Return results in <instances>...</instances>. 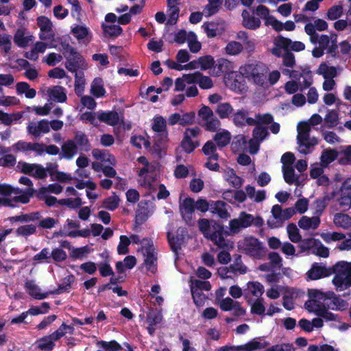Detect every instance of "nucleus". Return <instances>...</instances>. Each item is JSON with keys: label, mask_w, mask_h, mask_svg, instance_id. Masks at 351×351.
<instances>
[{"label": "nucleus", "mask_w": 351, "mask_h": 351, "mask_svg": "<svg viewBox=\"0 0 351 351\" xmlns=\"http://www.w3.org/2000/svg\"><path fill=\"white\" fill-rule=\"evenodd\" d=\"M244 77L258 85H263L267 78V68L263 64H246L239 69V73H230L224 76L226 86L234 92L245 90Z\"/></svg>", "instance_id": "obj_1"}, {"label": "nucleus", "mask_w": 351, "mask_h": 351, "mask_svg": "<svg viewBox=\"0 0 351 351\" xmlns=\"http://www.w3.org/2000/svg\"><path fill=\"white\" fill-rule=\"evenodd\" d=\"M47 47L57 48L66 60L65 63L66 68L71 72H76L77 69H86L87 63L82 56L72 47L69 42V38L62 36L59 38V45L51 44L47 45L43 42H37L34 46V49L38 53H43Z\"/></svg>", "instance_id": "obj_2"}, {"label": "nucleus", "mask_w": 351, "mask_h": 351, "mask_svg": "<svg viewBox=\"0 0 351 351\" xmlns=\"http://www.w3.org/2000/svg\"><path fill=\"white\" fill-rule=\"evenodd\" d=\"M196 83L202 89H210L213 87V82L210 77L203 75L200 72H195L184 74L177 78L175 81L174 90L182 92L186 89L187 97H195L199 94Z\"/></svg>", "instance_id": "obj_3"}, {"label": "nucleus", "mask_w": 351, "mask_h": 351, "mask_svg": "<svg viewBox=\"0 0 351 351\" xmlns=\"http://www.w3.org/2000/svg\"><path fill=\"white\" fill-rule=\"evenodd\" d=\"M198 225L200 231L204 237L210 239L219 247L226 250H230L234 247L233 243L224 238L223 228L220 224L214 223L211 226L209 220L202 219L199 220Z\"/></svg>", "instance_id": "obj_4"}, {"label": "nucleus", "mask_w": 351, "mask_h": 351, "mask_svg": "<svg viewBox=\"0 0 351 351\" xmlns=\"http://www.w3.org/2000/svg\"><path fill=\"white\" fill-rule=\"evenodd\" d=\"M32 195V189L21 191L6 184H0V205L14 206L13 202L26 204Z\"/></svg>", "instance_id": "obj_5"}, {"label": "nucleus", "mask_w": 351, "mask_h": 351, "mask_svg": "<svg viewBox=\"0 0 351 351\" xmlns=\"http://www.w3.org/2000/svg\"><path fill=\"white\" fill-rule=\"evenodd\" d=\"M137 161L143 165L138 173V184L145 190H149L150 192L154 191L157 186V180L154 176L156 165L149 162L144 156L138 157Z\"/></svg>", "instance_id": "obj_6"}, {"label": "nucleus", "mask_w": 351, "mask_h": 351, "mask_svg": "<svg viewBox=\"0 0 351 351\" xmlns=\"http://www.w3.org/2000/svg\"><path fill=\"white\" fill-rule=\"evenodd\" d=\"M298 150L300 153L307 155L313 152L318 144L317 139L310 136L311 128L307 123H300L297 127Z\"/></svg>", "instance_id": "obj_7"}, {"label": "nucleus", "mask_w": 351, "mask_h": 351, "mask_svg": "<svg viewBox=\"0 0 351 351\" xmlns=\"http://www.w3.org/2000/svg\"><path fill=\"white\" fill-rule=\"evenodd\" d=\"M332 284L337 291L351 287V262L341 261L335 265Z\"/></svg>", "instance_id": "obj_8"}, {"label": "nucleus", "mask_w": 351, "mask_h": 351, "mask_svg": "<svg viewBox=\"0 0 351 351\" xmlns=\"http://www.w3.org/2000/svg\"><path fill=\"white\" fill-rule=\"evenodd\" d=\"M143 247H139L137 251L143 258V266L146 271L151 274L157 271L158 257L157 252L151 239H146L143 241Z\"/></svg>", "instance_id": "obj_9"}, {"label": "nucleus", "mask_w": 351, "mask_h": 351, "mask_svg": "<svg viewBox=\"0 0 351 351\" xmlns=\"http://www.w3.org/2000/svg\"><path fill=\"white\" fill-rule=\"evenodd\" d=\"M308 298L304 304V308L308 312L319 316L327 306L326 303L322 302L326 299L327 294L317 289H311L308 291Z\"/></svg>", "instance_id": "obj_10"}, {"label": "nucleus", "mask_w": 351, "mask_h": 351, "mask_svg": "<svg viewBox=\"0 0 351 351\" xmlns=\"http://www.w3.org/2000/svg\"><path fill=\"white\" fill-rule=\"evenodd\" d=\"M239 248L254 258H261L265 255L266 249L257 239L250 237L239 243Z\"/></svg>", "instance_id": "obj_11"}, {"label": "nucleus", "mask_w": 351, "mask_h": 351, "mask_svg": "<svg viewBox=\"0 0 351 351\" xmlns=\"http://www.w3.org/2000/svg\"><path fill=\"white\" fill-rule=\"evenodd\" d=\"M271 217L267 220L268 226L271 228H276L295 215V210L293 208L282 209L278 205H274L271 208Z\"/></svg>", "instance_id": "obj_12"}, {"label": "nucleus", "mask_w": 351, "mask_h": 351, "mask_svg": "<svg viewBox=\"0 0 351 351\" xmlns=\"http://www.w3.org/2000/svg\"><path fill=\"white\" fill-rule=\"evenodd\" d=\"M191 291L193 302L197 306H202L206 300V296L202 292V290L209 291L211 285L208 281H202L191 278Z\"/></svg>", "instance_id": "obj_13"}, {"label": "nucleus", "mask_w": 351, "mask_h": 351, "mask_svg": "<svg viewBox=\"0 0 351 351\" xmlns=\"http://www.w3.org/2000/svg\"><path fill=\"white\" fill-rule=\"evenodd\" d=\"M255 219L261 220L260 217L255 218L252 215L242 211L237 218L229 221V228L231 234H237L241 230L250 227Z\"/></svg>", "instance_id": "obj_14"}, {"label": "nucleus", "mask_w": 351, "mask_h": 351, "mask_svg": "<svg viewBox=\"0 0 351 351\" xmlns=\"http://www.w3.org/2000/svg\"><path fill=\"white\" fill-rule=\"evenodd\" d=\"M36 21L40 29L39 38L42 40H53L55 33L51 21L45 16H40L37 18Z\"/></svg>", "instance_id": "obj_15"}, {"label": "nucleus", "mask_w": 351, "mask_h": 351, "mask_svg": "<svg viewBox=\"0 0 351 351\" xmlns=\"http://www.w3.org/2000/svg\"><path fill=\"white\" fill-rule=\"evenodd\" d=\"M199 132L200 130L197 127L186 129L183 140L181 143V146L186 152H192L199 145L197 141L193 138L197 137Z\"/></svg>", "instance_id": "obj_16"}, {"label": "nucleus", "mask_w": 351, "mask_h": 351, "mask_svg": "<svg viewBox=\"0 0 351 351\" xmlns=\"http://www.w3.org/2000/svg\"><path fill=\"white\" fill-rule=\"evenodd\" d=\"M71 32L79 43L88 45L93 40V33L85 24L74 25L71 27Z\"/></svg>", "instance_id": "obj_17"}, {"label": "nucleus", "mask_w": 351, "mask_h": 351, "mask_svg": "<svg viewBox=\"0 0 351 351\" xmlns=\"http://www.w3.org/2000/svg\"><path fill=\"white\" fill-rule=\"evenodd\" d=\"M40 93L48 97L49 100L62 103L66 100L65 89L62 86H54L52 87L45 86L41 88Z\"/></svg>", "instance_id": "obj_18"}, {"label": "nucleus", "mask_w": 351, "mask_h": 351, "mask_svg": "<svg viewBox=\"0 0 351 351\" xmlns=\"http://www.w3.org/2000/svg\"><path fill=\"white\" fill-rule=\"evenodd\" d=\"M261 141L257 140L253 136L252 139L247 143L246 138L243 135H239L237 137L236 141L232 143L233 149H236L237 143L239 145V147L237 148L238 151H244L248 149L250 153L256 154L259 149V143Z\"/></svg>", "instance_id": "obj_19"}, {"label": "nucleus", "mask_w": 351, "mask_h": 351, "mask_svg": "<svg viewBox=\"0 0 351 351\" xmlns=\"http://www.w3.org/2000/svg\"><path fill=\"white\" fill-rule=\"evenodd\" d=\"M27 132L34 137H40L49 132V121L47 119L33 121L28 123Z\"/></svg>", "instance_id": "obj_20"}, {"label": "nucleus", "mask_w": 351, "mask_h": 351, "mask_svg": "<svg viewBox=\"0 0 351 351\" xmlns=\"http://www.w3.org/2000/svg\"><path fill=\"white\" fill-rule=\"evenodd\" d=\"M98 120L111 126L119 125L123 122V117L121 114L116 111H98Z\"/></svg>", "instance_id": "obj_21"}, {"label": "nucleus", "mask_w": 351, "mask_h": 351, "mask_svg": "<svg viewBox=\"0 0 351 351\" xmlns=\"http://www.w3.org/2000/svg\"><path fill=\"white\" fill-rule=\"evenodd\" d=\"M19 167L23 173L33 177L40 179L47 177L46 169L40 165L19 162Z\"/></svg>", "instance_id": "obj_22"}, {"label": "nucleus", "mask_w": 351, "mask_h": 351, "mask_svg": "<svg viewBox=\"0 0 351 351\" xmlns=\"http://www.w3.org/2000/svg\"><path fill=\"white\" fill-rule=\"evenodd\" d=\"M326 294V298L328 299V302H326L328 308L332 311H343L348 308V302L339 296L335 295L333 292H329Z\"/></svg>", "instance_id": "obj_23"}, {"label": "nucleus", "mask_w": 351, "mask_h": 351, "mask_svg": "<svg viewBox=\"0 0 351 351\" xmlns=\"http://www.w3.org/2000/svg\"><path fill=\"white\" fill-rule=\"evenodd\" d=\"M162 321V313L158 309H150L147 315V330L150 335H153L156 331V326Z\"/></svg>", "instance_id": "obj_24"}, {"label": "nucleus", "mask_w": 351, "mask_h": 351, "mask_svg": "<svg viewBox=\"0 0 351 351\" xmlns=\"http://www.w3.org/2000/svg\"><path fill=\"white\" fill-rule=\"evenodd\" d=\"M234 66L233 62L226 59L221 58L217 60L216 65L213 67L210 73L213 76L219 77L223 73L227 75L230 73H234Z\"/></svg>", "instance_id": "obj_25"}, {"label": "nucleus", "mask_w": 351, "mask_h": 351, "mask_svg": "<svg viewBox=\"0 0 351 351\" xmlns=\"http://www.w3.org/2000/svg\"><path fill=\"white\" fill-rule=\"evenodd\" d=\"M311 42L313 44H318L319 47L327 49L332 48L336 45V36L330 35V36L324 34H317L310 37Z\"/></svg>", "instance_id": "obj_26"}, {"label": "nucleus", "mask_w": 351, "mask_h": 351, "mask_svg": "<svg viewBox=\"0 0 351 351\" xmlns=\"http://www.w3.org/2000/svg\"><path fill=\"white\" fill-rule=\"evenodd\" d=\"M195 201L191 197H186L183 200L180 199V210L182 217L185 221H190L195 211Z\"/></svg>", "instance_id": "obj_27"}, {"label": "nucleus", "mask_w": 351, "mask_h": 351, "mask_svg": "<svg viewBox=\"0 0 351 351\" xmlns=\"http://www.w3.org/2000/svg\"><path fill=\"white\" fill-rule=\"evenodd\" d=\"M202 27L204 29L207 36L213 38L221 35L226 30V24L221 23H204Z\"/></svg>", "instance_id": "obj_28"}, {"label": "nucleus", "mask_w": 351, "mask_h": 351, "mask_svg": "<svg viewBox=\"0 0 351 351\" xmlns=\"http://www.w3.org/2000/svg\"><path fill=\"white\" fill-rule=\"evenodd\" d=\"M265 291L263 285L257 281H250L246 284L244 293L246 297L252 296L256 300L260 299Z\"/></svg>", "instance_id": "obj_29"}, {"label": "nucleus", "mask_w": 351, "mask_h": 351, "mask_svg": "<svg viewBox=\"0 0 351 351\" xmlns=\"http://www.w3.org/2000/svg\"><path fill=\"white\" fill-rule=\"evenodd\" d=\"M25 289L32 297L37 300L45 299L49 293H51V292L42 291L34 280H27L25 283Z\"/></svg>", "instance_id": "obj_30"}, {"label": "nucleus", "mask_w": 351, "mask_h": 351, "mask_svg": "<svg viewBox=\"0 0 351 351\" xmlns=\"http://www.w3.org/2000/svg\"><path fill=\"white\" fill-rule=\"evenodd\" d=\"M167 128V121L162 116H157L154 118L152 123V129L156 132L161 133L162 144L167 142L168 132Z\"/></svg>", "instance_id": "obj_31"}, {"label": "nucleus", "mask_w": 351, "mask_h": 351, "mask_svg": "<svg viewBox=\"0 0 351 351\" xmlns=\"http://www.w3.org/2000/svg\"><path fill=\"white\" fill-rule=\"evenodd\" d=\"M178 235L175 236L172 232H168L167 237L169 245L174 252H177L180 249L181 245L184 243L186 230L184 228H179L178 230Z\"/></svg>", "instance_id": "obj_32"}, {"label": "nucleus", "mask_w": 351, "mask_h": 351, "mask_svg": "<svg viewBox=\"0 0 351 351\" xmlns=\"http://www.w3.org/2000/svg\"><path fill=\"white\" fill-rule=\"evenodd\" d=\"M92 155L95 159L99 161L101 165H115L116 159L111 154L105 150L95 149L92 151Z\"/></svg>", "instance_id": "obj_33"}, {"label": "nucleus", "mask_w": 351, "mask_h": 351, "mask_svg": "<svg viewBox=\"0 0 351 351\" xmlns=\"http://www.w3.org/2000/svg\"><path fill=\"white\" fill-rule=\"evenodd\" d=\"M267 345L264 340L254 339L245 344L235 346L232 351H255L265 348Z\"/></svg>", "instance_id": "obj_34"}, {"label": "nucleus", "mask_w": 351, "mask_h": 351, "mask_svg": "<svg viewBox=\"0 0 351 351\" xmlns=\"http://www.w3.org/2000/svg\"><path fill=\"white\" fill-rule=\"evenodd\" d=\"M321 220L319 217H307L303 216L298 221V226L304 230H316L320 225Z\"/></svg>", "instance_id": "obj_35"}, {"label": "nucleus", "mask_w": 351, "mask_h": 351, "mask_svg": "<svg viewBox=\"0 0 351 351\" xmlns=\"http://www.w3.org/2000/svg\"><path fill=\"white\" fill-rule=\"evenodd\" d=\"M210 211L217 215L221 219H227L230 217V214L227 209V204L223 201H212Z\"/></svg>", "instance_id": "obj_36"}, {"label": "nucleus", "mask_w": 351, "mask_h": 351, "mask_svg": "<svg viewBox=\"0 0 351 351\" xmlns=\"http://www.w3.org/2000/svg\"><path fill=\"white\" fill-rule=\"evenodd\" d=\"M328 28V23L323 19H315L313 23H307L304 27L305 32L311 37L314 35H317L315 32L317 31H324Z\"/></svg>", "instance_id": "obj_37"}, {"label": "nucleus", "mask_w": 351, "mask_h": 351, "mask_svg": "<svg viewBox=\"0 0 351 351\" xmlns=\"http://www.w3.org/2000/svg\"><path fill=\"white\" fill-rule=\"evenodd\" d=\"M233 122L237 125H255V120L247 117V112L243 109L238 110L232 117Z\"/></svg>", "instance_id": "obj_38"}, {"label": "nucleus", "mask_w": 351, "mask_h": 351, "mask_svg": "<svg viewBox=\"0 0 351 351\" xmlns=\"http://www.w3.org/2000/svg\"><path fill=\"white\" fill-rule=\"evenodd\" d=\"M90 93L97 98H101L106 96V90L104 87V82L101 77H95L90 84Z\"/></svg>", "instance_id": "obj_39"}, {"label": "nucleus", "mask_w": 351, "mask_h": 351, "mask_svg": "<svg viewBox=\"0 0 351 351\" xmlns=\"http://www.w3.org/2000/svg\"><path fill=\"white\" fill-rule=\"evenodd\" d=\"M218 304L220 308L223 311L234 310L236 312H238L240 314H243L244 313V310L240 306L239 303L237 301H234L230 298L228 297L221 299L219 300Z\"/></svg>", "instance_id": "obj_40"}, {"label": "nucleus", "mask_w": 351, "mask_h": 351, "mask_svg": "<svg viewBox=\"0 0 351 351\" xmlns=\"http://www.w3.org/2000/svg\"><path fill=\"white\" fill-rule=\"evenodd\" d=\"M241 16L243 18L242 24L245 27L255 29L260 27L261 21L258 18L255 17L254 14L247 10H244Z\"/></svg>", "instance_id": "obj_41"}, {"label": "nucleus", "mask_w": 351, "mask_h": 351, "mask_svg": "<svg viewBox=\"0 0 351 351\" xmlns=\"http://www.w3.org/2000/svg\"><path fill=\"white\" fill-rule=\"evenodd\" d=\"M330 274V272L324 266L318 264H314L307 272L308 278L313 280L327 277Z\"/></svg>", "instance_id": "obj_42"}, {"label": "nucleus", "mask_w": 351, "mask_h": 351, "mask_svg": "<svg viewBox=\"0 0 351 351\" xmlns=\"http://www.w3.org/2000/svg\"><path fill=\"white\" fill-rule=\"evenodd\" d=\"M167 23L170 25H175L179 18L180 7L179 3H167Z\"/></svg>", "instance_id": "obj_43"}, {"label": "nucleus", "mask_w": 351, "mask_h": 351, "mask_svg": "<svg viewBox=\"0 0 351 351\" xmlns=\"http://www.w3.org/2000/svg\"><path fill=\"white\" fill-rule=\"evenodd\" d=\"M34 37L26 34L24 29H18L14 35V41L20 47H25L34 40Z\"/></svg>", "instance_id": "obj_44"}, {"label": "nucleus", "mask_w": 351, "mask_h": 351, "mask_svg": "<svg viewBox=\"0 0 351 351\" xmlns=\"http://www.w3.org/2000/svg\"><path fill=\"white\" fill-rule=\"evenodd\" d=\"M77 153V147L73 141L65 142L62 146L61 158L71 159Z\"/></svg>", "instance_id": "obj_45"}, {"label": "nucleus", "mask_w": 351, "mask_h": 351, "mask_svg": "<svg viewBox=\"0 0 351 351\" xmlns=\"http://www.w3.org/2000/svg\"><path fill=\"white\" fill-rule=\"evenodd\" d=\"M333 223L337 228L348 229L351 227V217L345 213H336L333 217Z\"/></svg>", "instance_id": "obj_46"}, {"label": "nucleus", "mask_w": 351, "mask_h": 351, "mask_svg": "<svg viewBox=\"0 0 351 351\" xmlns=\"http://www.w3.org/2000/svg\"><path fill=\"white\" fill-rule=\"evenodd\" d=\"M223 177L234 188H240L243 183V180L237 176L232 169H225Z\"/></svg>", "instance_id": "obj_47"}, {"label": "nucleus", "mask_w": 351, "mask_h": 351, "mask_svg": "<svg viewBox=\"0 0 351 351\" xmlns=\"http://www.w3.org/2000/svg\"><path fill=\"white\" fill-rule=\"evenodd\" d=\"M245 189L247 197L255 202L260 203L266 199V191L265 190L256 191L255 188L250 185L246 186Z\"/></svg>", "instance_id": "obj_48"}, {"label": "nucleus", "mask_w": 351, "mask_h": 351, "mask_svg": "<svg viewBox=\"0 0 351 351\" xmlns=\"http://www.w3.org/2000/svg\"><path fill=\"white\" fill-rule=\"evenodd\" d=\"M316 73L324 79L334 78L337 75V69L324 62L319 64Z\"/></svg>", "instance_id": "obj_49"}, {"label": "nucleus", "mask_w": 351, "mask_h": 351, "mask_svg": "<svg viewBox=\"0 0 351 351\" xmlns=\"http://www.w3.org/2000/svg\"><path fill=\"white\" fill-rule=\"evenodd\" d=\"M136 264V258L134 256H126L123 261L116 263V269L118 273H123L126 269H132Z\"/></svg>", "instance_id": "obj_50"}, {"label": "nucleus", "mask_w": 351, "mask_h": 351, "mask_svg": "<svg viewBox=\"0 0 351 351\" xmlns=\"http://www.w3.org/2000/svg\"><path fill=\"white\" fill-rule=\"evenodd\" d=\"M101 27L106 37H117L123 32L122 28L119 25L102 23Z\"/></svg>", "instance_id": "obj_51"}, {"label": "nucleus", "mask_w": 351, "mask_h": 351, "mask_svg": "<svg viewBox=\"0 0 351 351\" xmlns=\"http://www.w3.org/2000/svg\"><path fill=\"white\" fill-rule=\"evenodd\" d=\"M337 156L338 153L335 149H326L324 150L320 157L322 165L327 167L337 158Z\"/></svg>", "instance_id": "obj_52"}, {"label": "nucleus", "mask_w": 351, "mask_h": 351, "mask_svg": "<svg viewBox=\"0 0 351 351\" xmlns=\"http://www.w3.org/2000/svg\"><path fill=\"white\" fill-rule=\"evenodd\" d=\"M208 3L204 8V13L206 17L216 14L221 6L222 0H208Z\"/></svg>", "instance_id": "obj_53"}, {"label": "nucleus", "mask_w": 351, "mask_h": 351, "mask_svg": "<svg viewBox=\"0 0 351 351\" xmlns=\"http://www.w3.org/2000/svg\"><path fill=\"white\" fill-rule=\"evenodd\" d=\"M299 291L293 289H289L287 291V294L283 298V306L287 310H292L294 308V302L293 298H296L299 295Z\"/></svg>", "instance_id": "obj_54"}, {"label": "nucleus", "mask_w": 351, "mask_h": 351, "mask_svg": "<svg viewBox=\"0 0 351 351\" xmlns=\"http://www.w3.org/2000/svg\"><path fill=\"white\" fill-rule=\"evenodd\" d=\"M93 251V249L88 245L80 247H73L71 251V256L75 259H83Z\"/></svg>", "instance_id": "obj_55"}, {"label": "nucleus", "mask_w": 351, "mask_h": 351, "mask_svg": "<svg viewBox=\"0 0 351 351\" xmlns=\"http://www.w3.org/2000/svg\"><path fill=\"white\" fill-rule=\"evenodd\" d=\"M54 339L52 338L51 335L45 336L36 341L37 347L45 351H49L53 350L54 348Z\"/></svg>", "instance_id": "obj_56"}, {"label": "nucleus", "mask_w": 351, "mask_h": 351, "mask_svg": "<svg viewBox=\"0 0 351 351\" xmlns=\"http://www.w3.org/2000/svg\"><path fill=\"white\" fill-rule=\"evenodd\" d=\"M16 88L19 94H25L27 98L32 99L36 96V90L31 88L29 85L26 82L18 83Z\"/></svg>", "instance_id": "obj_57"}, {"label": "nucleus", "mask_w": 351, "mask_h": 351, "mask_svg": "<svg viewBox=\"0 0 351 351\" xmlns=\"http://www.w3.org/2000/svg\"><path fill=\"white\" fill-rule=\"evenodd\" d=\"M231 138L230 133L227 130H222L217 133L214 137L215 141L219 147H224L227 145Z\"/></svg>", "instance_id": "obj_58"}, {"label": "nucleus", "mask_w": 351, "mask_h": 351, "mask_svg": "<svg viewBox=\"0 0 351 351\" xmlns=\"http://www.w3.org/2000/svg\"><path fill=\"white\" fill-rule=\"evenodd\" d=\"M36 231V226L34 224H27L19 226L16 230V234L19 237H27L34 234Z\"/></svg>", "instance_id": "obj_59"}, {"label": "nucleus", "mask_w": 351, "mask_h": 351, "mask_svg": "<svg viewBox=\"0 0 351 351\" xmlns=\"http://www.w3.org/2000/svg\"><path fill=\"white\" fill-rule=\"evenodd\" d=\"M243 45L237 41L229 42L226 47L225 52L230 56H237L243 51Z\"/></svg>", "instance_id": "obj_60"}, {"label": "nucleus", "mask_w": 351, "mask_h": 351, "mask_svg": "<svg viewBox=\"0 0 351 351\" xmlns=\"http://www.w3.org/2000/svg\"><path fill=\"white\" fill-rule=\"evenodd\" d=\"M233 112V108L229 103H221L216 109V113L221 119L228 118Z\"/></svg>", "instance_id": "obj_61"}, {"label": "nucleus", "mask_w": 351, "mask_h": 351, "mask_svg": "<svg viewBox=\"0 0 351 351\" xmlns=\"http://www.w3.org/2000/svg\"><path fill=\"white\" fill-rule=\"evenodd\" d=\"M202 150L204 154L208 156V160H213V161L217 160L218 155L216 153V147L213 142L208 141L204 145Z\"/></svg>", "instance_id": "obj_62"}, {"label": "nucleus", "mask_w": 351, "mask_h": 351, "mask_svg": "<svg viewBox=\"0 0 351 351\" xmlns=\"http://www.w3.org/2000/svg\"><path fill=\"white\" fill-rule=\"evenodd\" d=\"M86 84V80L84 73H76L75 75V91L77 95H81Z\"/></svg>", "instance_id": "obj_63"}, {"label": "nucleus", "mask_w": 351, "mask_h": 351, "mask_svg": "<svg viewBox=\"0 0 351 351\" xmlns=\"http://www.w3.org/2000/svg\"><path fill=\"white\" fill-rule=\"evenodd\" d=\"M287 231L289 236V239L293 243H298L301 241L302 237L300 234V231L293 223H290L287 227Z\"/></svg>", "instance_id": "obj_64"}]
</instances>
